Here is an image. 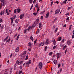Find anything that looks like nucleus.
Segmentation results:
<instances>
[{
  "label": "nucleus",
  "instance_id": "obj_45",
  "mask_svg": "<svg viewBox=\"0 0 74 74\" xmlns=\"http://www.w3.org/2000/svg\"><path fill=\"white\" fill-rule=\"evenodd\" d=\"M62 42L63 43L64 42V39H62Z\"/></svg>",
  "mask_w": 74,
  "mask_h": 74
},
{
  "label": "nucleus",
  "instance_id": "obj_61",
  "mask_svg": "<svg viewBox=\"0 0 74 74\" xmlns=\"http://www.w3.org/2000/svg\"><path fill=\"white\" fill-rule=\"evenodd\" d=\"M64 66V63H62V67H63V66Z\"/></svg>",
  "mask_w": 74,
  "mask_h": 74
},
{
  "label": "nucleus",
  "instance_id": "obj_30",
  "mask_svg": "<svg viewBox=\"0 0 74 74\" xmlns=\"http://www.w3.org/2000/svg\"><path fill=\"white\" fill-rule=\"evenodd\" d=\"M17 9H15L14 11V14H15V13H16V10Z\"/></svg>",
  "mask_w": 74,
  "mask_h": 74
},
{
  "label": "nucleus",
  "instance_id": "obj_52",
  "mask_svg": "<svg viewBox=\"0 0 74 74\" xmlns=\"http://www.w3.org/2000/svg\"><path fill=\"white\" fill-rule=\"evenodd\" d=\"M47 46H46L45 47V51H46L47 50Z\"/></svg>",
  "mask_w": 74,
  "mask_h": 74
},
{
  "label": "nucleus",
  "instance_id": "obj_51",
  "mask_svg": "<svg viewBox=\"0 0 74 74\" xmlns=\"http://www.w3.org/2000/svg\"><path fill=\"white\" fill-rule=\"evenodd\" d=\"M33 37L32 36H31L30 37V38L31 40H33Z\"/></svg>",
  "mask_w": 74,
  "mask_h": 74
},
{
  "label": "nucleus",
  "instance_id": "obj_34",
  "mask_svg": "<svg viewBox=\"0 0 74 74\" xmlns=\"http://www.w3.org/2000/svg\"><path fill=\"white\" fill-rule=\"evenodd\" d=\"M16 18V15H14L13 16V19H15Z\"/></svg>",
  "mask_w": 74,
  "mask_h": 74
},
{
  "label": "nucleus",
  "instance_id": "obj_54",
  "mask_svg": "<svg viewBox=\"0 0 74 74\" xmlns=\"http://www.w3.org/2000/svg\"><path fill=\"white\" fill-rule=\"evenodd\" d=\"M31 49H32L31 48H29L28 49V50H29V51H31Z\"/></svg>",
  "mask_w": 74,
  "mask_h": 74
},
{
  "label": "nucleus",
  "instance_id": "obj_28",
  "mask_svg": "<svg viewBox=\"0 0 74 74\" xmlns=\"http://www.w3.org/2000/svg\"><path fill=\"white\" fill-rule=\"evenodd\" d=\"M32 29V27L30 26L27 29V30H28V31H29V29Z\"/></svg>",
  "mask_w": 74,
  "mask_h": 74
},
{
  "label": "nucleus",
  "instance_id": "obj_47",
  "mask_svg": "<svg viewBox=\"0 0 74 74\" xmlns=\"http://www.w3.org/2000/svg\"><path fill=\"white\" fill-rule=\"evenodd\" d=\"M9 41H10V38H9L8 40L6 41V42L7 43Z\"/></svg>",
  "mask_w": 74,
  "mask_h": 74
},
{
  "label": "nucleus",
  "instance_id": "obj_14",
  "mask_svg": "<svg viewBox=\"0 0 74 74\" xmlns=\"http://www.w3.org/2000/svg\"><path fill=\"white\" fill-rule=\"evenodd\" d=\"M49 12H48V13H47V14H46V16H45V18H48V16H49Z\"/></svg>",
  "mask_w": 74,
  "mask_h": 74
},
{
  "label": "nucleus",
  "instance_id": "obj_21",
  "mask_svg": "<svg viewBox=\"0 0 74 74\" xmlns=\"http://www.w3.org/2000/svg\"><path fill=\"white\" fill-rule=\"evenodd\" d=\"M42 24H41V23H39V26L40 29V28H41V27H42Z\"/></svg>",
  "mask_w": 74,
  "mask_h": 74
},
{
  "label": "nucleus",
  "instance_id": "obj_57",
  "mask_svg": "<svg viewBox=\"0 0 74 74\" xmlns=\"http://www.w3.org/2000/svg\"><path fill=\"white\" fill-rule=\"evenodd\" d=\"M72 38H74V34H73L72 36Z\"/></svg>",
  "mask_w": 74,
  "mask_h": 74
},
{
  "label": "nucleus",
  "instance_id": "obj_7",
  "mask_svg": "<svg viewBox=\"0 0 74 74\" xmlns=\"http://www.w3.org/2000/svg\"><path fill=\"white\" fill-rule=\"evenodd\" d=\"M59 12H60V10H57L55 12V14H58V13H59Z\"/></svg>",
  "mask_w": 74,
  "mask_h": 74
},
{
  "label": "nucleus",
  "instance_id": "obj_32",
  "mask_svg": "<svg viewBox=\"0 0 74 74\" xmlns=\"http://www.w3.org/2000/svg\"><path fill=\"white\" fill-rule=\"evenodd\" d=\"M38 3H37L35 5V7H36V8H38Z\"/></svg>",
  "mask_w": 74,
  "mask_h": 74
},
{
  "label": "nucleus",
  "instance_id": "obj_39",
  "mask_svg": "<svg viewBox=\"0 0 74 74\" xmlns=\"http://www.w3.org/2000/svg\"><path fill=\"white\" fill-rule=\"evenodd\" d=\"M39 30V29H38L37 30V31H36V34H38V31Z\"/></svg>",
  "mask_w": 74,
  "mask_h": 74
},
{
  "label": "nucleus",
  "instance_id": "obj_41",
  "mask_svg": "<svg viewBox=\"0 0 74 74\" xmlns=\"http://www.w3.org/2000/svg\"><path fill=\"white\" fill-rule=\"evenodd\" d=\"M60 47H63L64 46V45H62V44H60Z\"/></svg>",
  "mask_w": 74,
  "mask_h": 74
},
{
  "label": "nucleus",
  "instance_id": "obj_4",
  "mask_svg": "<svg viewBox=\"0 0 74 74\" xmlns=\"http://www.w3.org/2000/svg\"><path fill=\"white\" fill-rule=\"evenodd\" d=\"M28 45L29 47H32L33 46V44L31 42H29L28 44Z\"/></svg>",
  "mask_w": 74,
  "mask_h": 74
},
{
  "label": "nucleus",
  "instance_id": "obj_49",
  "mask_svg": "<svg viewBox=\"0 0 74 74\" xmlns=\"http://www.w3.org/2000/svg\"><path fill=\"white\" fill-rule=\"evenodd\" d=\"M55 3H56L57 4H58V3H59V2L58 1H56L55 2Z\"/></svg>",
  "mask_w": 74,
  "mask_h": 74
},
{
  "label": "nucleus",
  "instance_id": "obj_53",
  "mask_svg": "<svg viewBox=\"0 0 74 74\" xmlns=\"http://www.w3.org/2000/svg\"><path fill=\"white\" fill-rule=\"evenodd\" d=\"M56 48V46H54L53 47V49H55Z\"/></svg>",
  "mask_w": 74,
  "mask_h": 74
},
{
  "label": "nucleus",
  "instance_id": "obj_10",
  "mask_svg": "<svg viewBox=\"0 0 74 74\" xmlns=\"http://www.w3.org/2000/svg\"><path fill=\"white\" fill-rule=\"evenodd\" d=\"M19 48L18 47H17L16 49V52H19Z\"/></svg>",
  "mask_w": 74,
  "mask_h": 74
},
{
  "label": "nucleus",
  "instance_id": "obj_63",
  "mask_svg": "<svg viewBox=\"0 0 74 74\" xmlns=\"http://www.w3.org/2000/svg\"><path fill=\"white\" fill-rule=\"evenodd\" d=\"M62 68H61L60 69V72H62Z\"/></svg>",
  "mask_w": 74,
  "mask_h": 74
},
{
  "label": "nucleus",
  "instance_id": "obj_11",
  "mask_svg": "<svg viewBox=\"0 0 74 74\" xmlns=\"http://www.w3.org/2000/svg\"><path fill=\"white\" fill-rule=\"evenodd\" d=\"M17 11L18 13H19V12H21V9H19V8H17Z\"/></svg>",
  "mask_w": 74,
  "mask_h": 74
},
{
  "label": "nucleus",
  "instance_id": "obj_23",
  "mask_svg": "<svg viewBox=\"0 0 74 74\" xmlns=\"http://www.w3.org/2000/svg\"><path fill=\"white\" fill-rule=\"evenodd\" d=\"M67 0H65L62 2V3H64V4H66V2H67Z\"/></svg>",
  "mask_w": 74,
  "mask_h": 74
},
{
  "label": "nucleus",
  "instance_id": "obj_27",
  "mask_svg": "<svg viewBox=\"0 0 74 74\" xmlns=\"http://www.w3.org/2000/svg\"><path fill=\"white\" fill-rule=\"evenodd\" d=\"M29 58V56H26V58L25 59V60H27L28 59V58Z\"/></svg>",
  "mask_w": 74,
  "mask_h": 74
},
{
  "label": "nucleus",
  "instance_id": "obj_56",
  "mask_svg": "<svg viewBox=\"0 0 74 74\" xmlns=\"http://www.w3.org/2000/svg\"><path fill=\"white\" fill-rule=\"evenodd\" d=\"M3 22V20L1 19L0 20V23H1V22Z\"/></svg>",
  "mask_w": 74,
  "mask_h": 74
},
{
  "label": "nucleus",
  "instance_id": "obj_43",
  "mask_svg": "<svg viewBox=\"0 0 74 74\" xmlns=\"http://www.w3.org/2000/svg\"><path fill=\"white\" fill-rule=\"evenodd\" d=\"M49 55L51 56L52 55V52H51V53H49Z\"/></svg>",
  "mask_w": 74,
  "mask_h": 74
},
{
  "label": "nucleus",
  "instance_id": "obj_64",
  "mask_svg": "<svg viewBox=\"0 0 74 74\" xmlns=\"http://www.w3.org/2000/svg\"><path fill=\"white\" fill-rule=\"evenodd\" d=\"M66 24H65L64 26H63V27H66Z\"/></svg>",
  "mask_w": 74,
  "mask_h": 74
},
{
  "label": "nucleus",
  "instance_id": "obj_17",
  "mask_svg": "<svg viewBox=\"0 0 74 74\" xmlns=\"http://www.w3.org/2000/svg\"><path fill=\"white\" fill-rule=\"evenodd\" d=\"M53 43L54 44V45H55V44H56V41L55 40V39H54V40H52V41H53Z\"/></svg>",
  "mask_w": 74,
  "mask_h": 74
},
{
  "label": "nucleus",
  "instance_id": "obj_46",
  "mask_svg": "<svg viewBox=\"0 0 74 74\" xmlns=\"http://www.w3.org/2000/svg\"><path fill=\"white\" fill-rule=\"evenodd\" d=\"M58 68H59V67H60V64H58Z\"/></svg>",
  "mask_w": 74,
  "mask_h": 74
},
{
  "label": "nucleus",
  "instance_id": "obj_20",
  "mask_svg": "<svg viewBox=\"0 0 74 74\" xmlns=\"http://www.w3.org/2000/svg\"><path fill=\"white\" fill-rule=\"evenodd\" d=\"M44 44H45V42H41L40 45L42 47L43 46V45H44Z\"/></svg>",
  "mask_w": 74,
  "mask_h": 74
},
{
  "label": "nucleus",
  "instance_id": "obj_37",
  "mask_svg": "<svg viewBox=\"0 0 74 74\" xmlns=\"http://www.w3.org/2000/svg\"><path fill=\"white\" fill-rule=\"evenodd\" d=\"M23 61H21L20 62V64H22L23 63Z\"/></svg>",
  "mask_w": 74,
  "mask_h": 74
},
{
  "label": "nucleus",
  "instance_id": "obj_44",
  "mask_svg": "<svg viewBox=\"0 0 74 74\" xmlns=\"http://www.w3.org/2000/svg\"><path fill=\"white\" fill-rule=\"evenodd\" d=\"M69 20L70 19L69 18V17H67L66 19V20H67V21H69Z\"/></svg>",
  "mask_w": 74,
  "mask_h": 74
},
{
  "label": "nucleus",
  "instance_id": "obj_42",
  "mask_svg": "<svg viewBox=\"0 0 74 74\" xmlns=\"http://www.w3.org/2000/svg\"><path fill=\"white\" fill-rule=\"evenodd\" d=\"M36 42H37V40H35V41H34V45H35V44H36Z\"/></svg>",
  "mask_w": 74,
  "mask_h": 74
},
{
  "label": "nucleus",
  "instance_id": "obj_62",
  "mask_svg": "<svg viewBox=\"0 0 74 74\" xmlns=\"http://www.w3.org/2000/svg\"><path fill=\"white\" fill-rule=\"evenodd\" d=\"M20 68L21 69H22V66H20Z\"/></svg>",
  "mask_w": 74,
  "mask_h": 74
},
{
  "label": "nucleus",
  "instance_id": "obj_1",
  "mask_svg": "<svg viewBox=\"0 0 74 74\" xmlns=\"http://www.w3.org/2000/svg\"><path fill=\"white\" fill-rule=\"evenodd\" d=\"M42 62H40L39 64V67L41 69H42Z\"/></svg>",
  "mask_w": 74,
  "mask_h": 74
},
{
  "label": "nucleus",
  "instance_id": "obj_40",
  "mask_svg": "<svg viewBox=\"0 0 74 74\" xmlns=\"http://www.w3.org/2000/svg\"><path fill=\"white\" fill-rule=\"evenodd\" d=\"M22 73V71H21L18 72V74H21Z\"/></svg>",
  "mask_w": 74,
  "mask_h": 74
},
{
  "label": "nucleus",
  "instance_id": "obj_48",
  "mask_svg": "<svg viewBox=\"0 0 74 74\" xmlns=\"http://www.w3.org/2000/svg\"><path fill=\"white\" fill-rule=\"evenodd\" d=\"M33 14L35 15V16H36V15H37V13L34 12V13Z\"/></svg>",
  "mask_w": 74,
  "mask_h": 74
},
{
  "label": "nucleus",
  "instance_id": "obj_58",
  "mask_svg": "<svg viewBox=\"0 0 74 74\" xmlns=\"http://www.w3.org/2000/svg\"><path fill=\"white\" fill-rule=\"evenodd\" d=\"M27 31V30L26 29H25L24 31V33H26V31Z\"/></svg>",
  "mask_w": 74,
  "mask_h": 74
},
{
  "label": "nucleus",
  "instance_id": "obj_13",
  "mask_svg": "<svg viewBox=\"0 0 74 74\" xmlns=\"http://www.w3.org/2000/svg\"><path fill=\"white\" fill-rule=\"evenodd\" d=\"M37 25V22H35L34 23V25L32 26V27H34L36 26V25Z\"/></svg>",
  "mask_w": 74,
  "mask_h": 74
},
{
  "label": "nucleus",
  "instance_id": "obj_22",
  "mask_svg": "<svg viewBox=\"0 0 74 74\" xmlns=\"http://www.w3.org/2000/svg\"><path fill=\"white\" fill-rule=\"evenodd\" d=\"M3 2H2L0 5V10H1V8H2V7H3Z\"/></svg>",
  "mask_w": 74,
  "mask_h": 74
},
{
  "label": "nucleus",
  "instance_id": "obj_35",
  "mask_svg": "<svg viewBox=\"0 0 74 74\" xmlns=\"http://www.w3.org/2000/svg\"><path fill=\"white\" fill-rule=\"evenodd\" d=\"M3 11H1V12L0 13L1 15H3Z\"/></svg>",
  "mask_w": 74,
  "mask_h": 74
},
{
  "label": "nucleus",
  "instance_id": "obj_50",
  "mask_svg": "<svg viewBox=\"0 0 74 74\" xmlns=\"http://www.w3.org/2000/svg\"><path fill=\"white\" fill-rule=\"evenodd\" d=\"M57 20V18H56L55 19L54 21V22H56Z\"/></svg>",
  "mask_w": 74,
  "mask_h": 74
},
{
  "label": "nucleus",
  "instance_id": "obj_6",
  "mask_svg": "<svg viewBox=\"0 0 74 74\" xmlns=\"http://www.w3.org/2000/svg\"><path fill=\"white\" fill-rule=\"evenodd\" d=\"M8 9H6L5 10L6 13H7L8 15H10V13H8Z\"/></svg>",
  "mask_w": 74,
  "mask_h": 74
},
{
  "label": "nucleus",
  "instance_id": "obj_33",
  "mask_svg": "<svg viewBox=\"0 0 74 74\" xmlns=\"http://www.w3.org/2000/svg\"><path fill=\"white\" fill-rule=\"evenodd\" d=\"M33 0H29V3H31V4H32L33 2Z\"/></svg>",
  "mask_w": 74,
  "mask_h": 74
},
{
  "label": "nucleus",
  "instance_id": "obj_38",
  "mask_svg": "<svg viewBox=\"0 0 74 74\" xmlns=\"http://www.w3.org/2000/svg\"><path fill=\"white\" fill-rule=\"evenodd\" d=\"M66 47H67V46H65L64 47H63V49L64 50V49H66Z\"/></svg>",
  "mask_w": 74,
  "mask_h": 74
},
{
  "label": "nucleus",
  "instance_id": "obj_24",
  "mask_svg": "<svg viewBox=\"0 0 74 74\" xmlns=\"http://www.w3.org/2000/svg\"><path fill=\"white\" fill-rule=\"evenodd\" d=\"M16 63L17 64H19L20 63V62L19 61V60H17L16 62Z\"/></svg>",
  "mask_w": 74,
  "mask_h": 74
},
{
  "label": "nucleus",
  "instance_id": "obj_26",
  "mask_svg": "<svg viewBox=\"0 0 74 74\" xmlns=\"http://www.w3.org/2000/svg\"><path fill=\"white\" fill-rule=\"evenodd\" d=\"M18 21H19V19H17L15 21L16 23H18Z\"/></svg>",
  "mask_w": 74,
  "mask_h": 74
},
{
  "label": "nucleus",
  "instance_id": "obj_31",
  "mask_svg": "<svg viewBox=\"0 0 74 74\" xmlns=\"http://www.w3.org/2000/svg\"><path fill=\"white\" fill-rule=\"evenodd\" d=\"M19 36H20L19 35H18L17 36V38H16V40H18V38H19Z\"/></svg>",
  "mask_w": 74,
  "mask_h": 74
},
{
  "label": "nucleus",
  "instance_id": "obj_5",
  "mask_svg": "<svg viewBox=\"0 0 74 74\" xmlns=\"http://www.w3.org/2000/svg\"><path fill=\"white\" fill-rule=\"evenodd\" d=\"M31 64V61L29 60V62H27L26 63V66H27V64Z\"/></svg>",
  "mask_w": 74,
  "mask_h": 74
},
{
  "label": "nucleus",
  "instance_id": "obj_9",
  "mask_svg": "<svg viewBox=\"0 0 74 74\" xmlns=\"http://www.w3.org/2000/svg\"><path fill=\"white\" fill-rule=\"evenodd\" d=\"M62 39V38L61 37H59L57 39V41H60Z\"/></svg>",
  "mask_w": 74,
  "mask_h": 74
},
{
  "label": "nucleus",
  "instance_id": "obj_19",
  "mask_svg": "<svg viewBox=\"0 0 74 74\" xmlns=\"http://www.w3.org/2000/svg\"><path fill=\"white\" fill-rule=\"evenodd\" d=\"M36 21L37 22V23H40V20H39V18H38L37 19H36Z\"/></svg>",
  "mask_w": 74,
  "mask_h": 74
},
{
  "label": "nucleus",
  "instance_id": "obj_25",
  "mask_svg": "<svg viewBox=\"0 0 74 74\" xmlns=\"http://www.w3.org/2000/svg\"><path fill=\"white\" fill-rule=\"evenodd\" d=\"M10 19H11V23H12H12H13V18H10Z\"/></svg>",
  "mask_w": 74,
  "mask_h": 74
},
{
  "label": "nucleus",
  "instance_id": "obj_18",
  "mask_svg": "<svg viewBox=\"0 0 74 74\" xmlns=\"http://www.w3.org/2000/svg\"><path fill=\"white\" fill-rule=\"evenodd\" d=\"M8 37H9V36H8L7 37H6V38L4 40V42H5V41L7 40V39L8 38Z\"/></svg>",
  "mask_w": 74,
  "mask_h": 74
},
{
  "label": "nucleus",
  "instance_id": "obj_59",
  "mask_svg": "<svg viewBox=\"0 0 74 74\" xmlns=\"http://www.w3.org/2000/svg\"><path fill=\"white\" fill-rule=\"evenodd\" d=\"M71 7H69L68 8V10H69V9H71Z\"/></svg>",
  "mask_w": 74,
  "mask_h": 74
},
{
  "label": "nucleus",
  "instance_id": "obj_15",
  "mask_svg": "<svg viewBox=\"0 0 74 74\" xmlns=\"http://www.w3.org/2000/svg\"><path fill=\"white\" fill-rule=\"evenodd\" d=\"M49 12H48V13H47V14H46V16H45V18H48V16H49Z\"/></svg>",
  "mask_w": 74,
  "mask_h": 74
},
{
  "label": "nucleus",
  "instance_id": "obj_16",
  "mask_svg": "<svg viewBox=\"0 0 74 74\" xmlns=\"http://www.w3.org/2000/svg\"><path fill=\"white\" fill-rule=\"evenodd\" d=\"M53 63L55 64H57V60H55L53 61Z\"/></svg>",
  "mask_w": 74,
  "mask_h": 74
},
{
  "label": "nucleus",
  "instance_id": "obj_60",
  "mask_svg": "<svg viewBox=\"0 0 74 74\" xmlns=\"http://www.w3.org/2000/svg\"><path fill=\"white\" fill-rule=\"evenodd\" d=\"M55 27H56V26L55 25H54L53 27V29H54Z\"/></svg>",
  "mask_w": 74,
  "mask_h": 74
},
{
  "label": "nucleus",
  "instance_id": "obj_12",
  "mask_svg": "<svg viewBox=\"0 0 74 74\" xmlns=\"http://www.w3.org/2000/svg\"><path fill=\"white\" fill-rule=\"evenodd\" d=\"M0 1L1 2V3H3V6H4V3L5 2V0H0Z\"/></svg>",
  "mask_w": 74,
  "mask_h": 74
},
{
  "label": "nucleus",
  "instance_id": "obj_3",
  "mask_svg": "<svg viewBox=\"0 0 74 74\" xmlns=\"http://www.w3.org/2000/svg\"><path fill=\"white\" fill-rule=\"evenodd\" d=\"M24 16V14H22L20 16V19H21L23 18V17Z\"/></svg>",
  "mask_w": 74,
  "mask_h": 74
},
{
  "label": "nucleus",
  "instance_id": "obj_55",
  "mask_svg": "<svg viewBox=\"0 0 74 74\" xmlns=\"http://www.w3.org/2000/svg\"><path fill=\"white\" fill-rule=\"evenodd\" d=\"M53 4V1H52L51 3V5H52V4Z\"/></svg>",
  "mask_w": 74,
  "mask_h": 74
},
{
  "label": "nucleus",
  "instance_id": "obj_36",
  "mask_svg": "<svg viewBox=\"0 0 74 74\" xmlns=\"http://www.w3.org/2000/svg\"><path fill=\"white\" fill-rule=\"evenodd\" d=\"M3 27H4V25H2L1 26V30H3Z\"/></svg>",
  "mask_w": 74,
  "mask_h": 74
},
{
  "label": "nucleus",
  "instance_id": "obj_2",
  "mask_svg": "<svg viewBox=\"0 0 74 74\" xmlns=\"http://www.w3.org/2000/svg\"><path fill=\"white\" fill-rule=\"evenodd\" d=\"M49 42L48 41V39H47L46 40V42H45V44L46 45H48V44H49Z\"/></svg>",
  "mask_w": 74,
  "mask_h": 74
},
{
  "label": "nucleus",
  "instance_id": "obj_29",
  "mask_svg": "<svg viewBox=\"0 0 74 74\" xmlns=\"http://www.w3.org/2000/svg\"><path fill=\"white\" fill-rule=\"evenodd\" d=\"M56 56H57V57H59V53H57Z\"/></svg>",
  "mask_w": 74,
  "mask_h": 74
},
{
  "label": "nucleus",
  "instance_id": "obj_8",
  "mask_svg": "<svg viewBox=\"0 0 74 74\" xmlns=\"http://www.w3.org/2000/svg\"><path fill=\"white\" fill-rule=\"evenodd\" d=\"M67 44L69 45H70L71 44V40H69L67 42Z\"/></svg>",
  "mask_w": 74,
  "mask_h": 74
}]
</instances>
